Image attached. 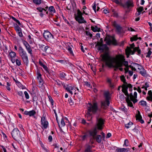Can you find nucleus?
I'll return each mask as SVG.
<instances>
[{
	"instance_id": "obj_31",
	"label": "nucleus",
	"mask_w": 152,
	"mask_h": 152,
	"mask_svg": "<svg viewBox=\"0 0 152 152\" xmlns=\"http://www.w3.org/2000/svg\"><path fill=\"white\" fill-rule=\"evenodd\" d=\"M26 50L28 51V53H29L31 55H32V50L30 46L29 45H28L26 46Z\"/></svg>"
},
{
	"instance_id": "obj_23",
	"label": "nucleus",
	"mask_w": 152,
	"mask_h": 152,
	"mask_svg": "<svg viewBox=\"0 0 152 152\" xmlns=\"http://www.w3.org/2000/svg\"><path fill=\"white\" fill-rule=\"evenodd\" d=\"M59 77L61 80L65 79V77L66 76V74L63 72L60 71L58 74Z\"/></svg>"
},
{
	"instance_id": "obj_48",
	"label": "nucleus",
	"mask_w": 152,
	"mask_h": 152,
	"mask_svg": "<svg viewBox=\"0 0 152 152\" xmlns=\"http://www.w3.org/2000/svg\"><path fill=\"white\" fill-rule=\"evenodd\" d=\"M103 40L102 38L100 39V42H98L96 45H100L101 44H103Z\"/></svg>"
},
{
	"instance_id": "obj_30",
	"label": "nucleus",
	"mask_w": 152,
	"mask_h": 152,
	"mask_svg": "<svg viewBox=\"0 0 152 152\" xmlns=\"http://www.w3.org/2000/svg\"><path fill=\"white\" fill-rule=\"evenodd\" d=\"M91 146L90 145H88L85 149V152H91Z\"/></svg>"
},
{
	"instance_id": "obj_56",
	"label": "nucleus",
	"mask_w": 152,
	"mask_h": 152,
	"mask_svg": "<svg viewBox=\"0 0 152 152\" xmlns=\"http://www.w3.org/2000/svg\"><path fill=\"white\" fill-rule=\"evenodd\" d=\"M136 99V98H133V99H131V100L134 103V104L137 102L138 101V100Z\"/></svg>"
},
{
	"instance_id": "obj_60",
	"label": "nucleus",
	"mask_w": 152,
	"mask_h": 152,
	"mask_svg": "<svg viewBox=\"0 0 152 152\" xmlns=\"http://www.w3.org/2000/svg\"><path fill=\"white\" fill-rule=\"evenodd\" d=\"M84 83H85V85L86 86L88 87H90V84L89 83H88V82H85Z\"/></svg>"
},
{
	"instance_id": "obj_5",
	"label": "nucleus",
	"mask_w": 152,
	"mask_h": 152,
	"mask_svg": "<svg viewBox=\"0 0 152 152\" xmlns=\"http://www.w3.org/2000/svg\"><path fill=\"white\" fill-rule=\"evenodd\" d=\"M104 41H106V43L109 45L111 44L117 45L118 44L116 40L113 36L108 35L105 37Z\"/></svg>"
},
{
	"instance_id": "obj_38",
	"label": "nucleus",
	"mask_w": 152,
	"mask_h": 152,
	"mask_svg": "<svg viewBox=\"0 0 152 152\" xmlns=\"http://www.w3.org/2000/svg\"><path fill=\"white\" fill-rule=\"evenodd\" d=\"M133 125V123L131 122H130L128 124H125V127L126 128L128 129Z\"/></svg>"
},
{
	"instance_id": "obj_43",
	"label": "nucleus",
	"mask_w": 152,
	"mask_h": 152,
	"mask_svg": "<svg viewBox=\"0 0 152 152\" xmlns=\"http://www.w3.org/2000/svg\"><path fill=\"white\" fill-rule=\"evenodd\" d=\"M121 110L123 111L126 114L127 113V109L125 107H123L121 108Z\"/></svg>"
},
{
	"instance_id": "obj_2",
	"label": "nucleus",
	"mask_w": 152,
	"mask_h": 152,
	"mask_svg": "<svg viewBox=\"0 0 152 152\" xmlns=\"http://www.w3.org/2000/svg\"><path fill=\"white\" fill-rule=\"evenodd\" d=\"M101 56L102 57V61L105 62L106 65L109 67L114 68L115 71H116L118 69L116 64H113L115 58H112L108 53L105 52L103 54H102Z\"/></svg>"
},
{
	"instance_id": "obj_19",
	"label": "nucleus",
	"mask_w": 152,
	"mask_h": 152,
	"mask_svg": "<svg viewBox=\"0 0 152 152\" xmlns=\"http://www.w3.org/2000/svg\"><path fill=\"white\" fill-rule=\"evenodd\" d=\"M36 113L35 111L33 110L29 111H25L24 112V113L25 115H29L30 116H33L35 115Z\"/></svg>"
},
{
	"instance_id": "obj_40",
	"label": "nucleus",
	"mask_w": 152,
	"mask_h": 152,
	"mask_svg": "<svg viewBox=\"0 0 152 152\" xmlns=\"http://www.w3.org/2000/svg\"><path fill=\"white\" fill-rule=\"evenodd\" d=\"M9 55L11 58H13L16 56V53L13 51H11V52H9Z\"/></svg>"
},
{
	"instance_id": "obj_52",
	"label": "nucleus",
	"mask_w": 152,
	"mask_h": 152,
	"mask_svg": "<svg viewBox=\"0 0 152 152\" xmlns=\"http://www.w3.org/2000/svg\"><path fill=\"white\" fill-rule=\"evenodd\" d=\"M24 94H25L26 98L27 99H28L29 98V96L27 92L26 91H25L24 92Z\"/></svg>"
},
{
	"instance_id": "obj_64",
	"label": "nucleus",
	"mask_w": 152,
	"mask_h": 152,
	"mask_svg": "<svg viewBox=\"0 0 152 152\" xmlns=\"http://www.w3.org/2000/svg\"><path fill=\"white\" fill-rule=\"evenodd\" d=\"M128 30L131 31H135V30L133 28H132L131 27L128 28Z\"/></svg>"
},
{
	"instance_id": "obj_21",
	"label": "nucleus",
	"mask_w": 152,
	"mask_h": 152,
	"mask_svg": "<svg viewBox=\"0 0 152 152\" xmlns=\"http://www.w3.org/2000/svg\"><path fill=\"white\" fill-rule=\"evenodd\" d=\"M93 139L95 140L98 143H100L102 141V137L100 135H97L93 138Z\"/></svg>"
},
{
	"instance_id": "obj_45",
	"label": "nucleus",
	"mask_w": 152,
	"mask_h": 152,
	"mask_svg": "<svg viewBox=\"0 0 152 152\" xmlns=\"http://www.w3.org/2000/svg\"><path fill=\"white\" fill-rule=\"evenodd\" d=\"M129 141L127 139H126L124 142V146H129Z\"/></svg>"
},
{
	"instance_id": "obj_34",
	"label": "nucleus",
	"mask_w": 152,
	"mask_h": 152,
	"mask_svg": "<svg viewBox=\"0 0 152 152\" xmlns=\"http://www.w3.org/2000/svg\"><path fill=\"white\" fill-rule=\"evenodd\" d=\"M15 29L17 32L19 31H20L21 30V28H20L17 24L14 27Z\"/></svg>"
},
{
	"instance_id": "obj_11",
	"label": "nucleus",
	"mask_w": 152,
	"mask_h": 152,
	"mask_svg": "<svg viewBox=\"0 0 152 152\" xmlns=\"http://www.w3.org/2000/svg\"><path fill=\"white\" fill-rule=\"evenodd\" d=\"M62 86L65 89L66 91L70 93L71 95L73 94V92H75L76 91L74 87L72 86H70L69 85L66 86L65 84H62Z\"/></svg>"
},
{
	"instance_id": "obj_12",
	"label": "nucleus",
	"mask_w": 152,
	"mask_h": 152,
	"mask_svg": "<svg viewBox=\"0 0 152 152\" xmlns=\"http://www.w3.org/2000/svg\"><path fill=\"white\" fill-rule=\"evenodd\" d=\"M97 127H94L87 131V133L88 134L90 137H92L93 138L96 135L97 133Z\"/></svg>"
},
{
	"instance_id": "obj_55",
	"label": "nucleus",
	"mask_w": 152,
	"mask_h": 152,
	"mask_svg": "<svg viewBox=\"0 0 152 152\" xmlns=\"http://www.w3.org/2000/svg\"><path fill=\"white\" fill-rule=\"evenodd\" d=\"M78 94H79L78 93H75L74 97H75V96H76L78 98L80 99V97Z\"/></svg>"
},
{
	"instance_id": "obj_16",
	"label": "nucleus",
	"mask_w": 152,
	"mask_h": 152,
	"mask_svg": "<svg viewBox=\"0 0 152 152\" xmlns=\"http://www.w3.org/2000/svg\"><path fill=\"white\" fill-rule=\"evenodd\" d=\"M111 23L112 26L116 28V31L119 33L121 32L122 28L117 23L116 21H113Z\"/></svg>"
},
{
	"instance_id": "obj_22",
	"label": "nucleus",
	"mask_w": 152,
	"mask_h": 152,
	"mask_svg": "<svg viewBox=\"0 0 152 152\" xmlns=\"http://www.w3.org/2000/svg\"><path fill=\"white\" fill-rule=\"evenodd\" d=\"M39 48L40 50L46 52L47 49L48 48V46H45L44 45H39Z\"/></svg>"
},
{
	"instance_id": "obj_51",
	"label": "nucleus",
	"mask_w": 152,
	"mask_h": 152,
	"mask_svg": "<svg viewBox=\"0 0 152 152\" xmlns=\"http://www.w3.org/2000/svg\"><path fill=\"white\" fill-rule=\"evenodd\" d=\"M69 103L70 105H72L74 104V102L73 100L71 98L70 99H69Z\"/></svg>"
},
{
	"instance_id": "obj_9",
	"label": "nucleus",
	"mask_w": 152,
	"mask_h": 152,
	"mask_svg": "<svg viewBox=\"0 0 152 152\" xmlns=\"http://www.w3.org/2000/svg\"><path fill=\"white\" fill-rule=\"evenodd\" d=\"M122 6L124 8L130 9L134 7V4L133 0H127Z\"/></svg>"
},
{
	"instance_id": "obj_1",
	"label": "nucleus",
	"mask_w": 152,
	"mask_h": 152,
	"mask_svg": "<svg viewBox=\"0 0 152 152\" xmlns=\"http://www.w3.org/2000/svg\"><path fill=\"white\" fill-rule=\"evenodd\" d=\"M87 109L86 116L88 121L92 119L93 114H95L98 111H100V110L99 108L97 103L95 101H93L92 103H88L87 105Z\"/></svg>"
},
{
	"instance_id": "obj_47",
	"label": "nucleus",
	"mask_w": 152,
	"mask_h": 152,
	"mask_svg": "<svg viewBox=\"0 0 152 152\" xmlns=\"http://www.w3.org/2000/svg\"><path fill=\"white\" fill-rule=\"evenodd\" d=\"M152 52L150 50H149L148 53H147V55L146 56V57L150 58V55L151 54Z\"/></svg>"
},
{
	"instance_id": "obj_39",
	"label": "nucleus",
	"mask_w": 152,
	"mask_h": 152,
	"mask_svg": "<svg viewBox=\"0 0 152 152\" xmlns=\"http://www.w3.org/2000/svg\"><path fill=\"white\" fill-rule=\"evenodd\" d=\"M135 51L137 52L138 55H140L141 54V50L140 49L139 47H135Z\"/></svg>"
},
{
	"instance_id": "obj_25",
	"label": "nucleus",
	"mask_w": 152,
	"mask_h": 152,
	"mask_svg": "<svg viewBox=\"0 0 152 152\" xmlns=\"http://www.w3.org/2000/svg\"><path fill=\"white\" fill-rule=\"evenodd\" d=\"M91 28L92 31L94 32H99L100 31V28H98L97 26H95V27L91 26Z\"/></svg>"
},
{
	"instance_id": "obj_46",
	"label": "nucleus",
	"mask_w": 152,
	"mask_h": 152,
	"mask_svg": "<svg viewBox=\"0 0 152 152\" xmlns=\"http://www.w3.org/2000/svg\"><path fill=\"white\" fill-rule=\"evenodd\" d=\"M41 65L43 67V68L46 70V71H48V68L47 66L43 64L42 63H40Z\"/></svg>"
},
{
	"instance_id": "obj_62",
	"label": "nucleus",
	"mask_w": 152,
	"mask_h": 152,
	"mask_svg": "<svg viewBox=\"0 0 152 152\" xmlns=\"http://www.w3.org/2000/svg\"><path fill=\"white\" fill-rule=\"evenodd\" d=\"M129 67L131 68L132 70H134V71H135L136 70V69L133 66L131 65H129Z\"/></svg>"
},
{
	"instance_id": "obj_44",
	"label": "nucleus",
	"mask_w": 152,
	"mask_h": 152,
	"mask_svg": "<svg viewBox=\"0 0 152 152\" xmlns=\"http://www.w3.org/2000/svg\"><path fill=\"white\" fill-rule=\"evenodd\" d=\"M33 1L34 3L36 4H39L41 3V0H33Z\"/></svg>"
},
{
	"instance_id": "obj_28",
	"label": "nucleus",
	"mask_w": 152,
	"mask_h": 152,
	"mask_svg": "<svg viewBox=\"0 0 152 152\" xmlns=\"http://www.w3.org/2000/svg\"><path fill=\"white\" fill-rule=\"evenodd\" d=\"M86 132H84L83 133L84 134L83 135H80V137L81 138L82 140V141H85L86 139L88 137V135L87 134Z\"/></svg>"
},
{
	"instance_id": "obj_27",
	"label": "nucleus",
	"mask_w": 152,
	"mask_h": 152,
	"mask_svg": "<svg viewBox=\"0 0 152 152\" xmlns=\"http://www.w3.org/2000/svg\"><path fill=\"white\" fill-rule=\"evenodd\" d=\"M117 60V61L116 62V64L118 68L122 67L123 65L122 61L120 60Z\"/></svg>"
},
{
	"instance_id": "obj_15",
	"label": "nucleus",
	"mask_w": 152,
	"mask_h": 152,
	"mask_svg": "<svg viewBox=\"0 0 152 152\" xmlns=\"http://www.w3.org/2000/svg\"><path fill=\"white\" fill-rule=\"evenodd\" d=\"M43 115L42 117L41 118V125L42 127V129H46L48 127V123L45 117Z\"/></svg>"
},
{
	"instance_id": "obj_29",
	"label": "nucleus",
	"mask_w": 152,
	"mask_h": 152,
	"mask_svg": "<svg viewBox=\"0 0 152 152\" xmlns=\"http://www.w3.org/2000/svg\"><path fill=\"white\" fill-rule=\"evenodd\" d=\"M121 81L124 83L123 84L127 85L128 83L126 81V80L124 75H122L120 77Z\"/></svg>"
},
{
	"instance_id": "obj_36",
	"label": "nucleus",
	"mask_w": 152,
	"mask_h": 152,
	"mask_svg": "<svg viewBox=\"0 0 152 152\" xmlns=\"http://www.w3.org/2000/svg\"><path fill=\"white\" fill-rule=\"evenodd\" d=\"M67 49L69 52V53L70 54L72 55V56H74V54L73 53L72 48L70 46H69L67 48Z\"/></svg>"
},
{
	"instance_id": "obj_7",
	"label": "nucleus",
	"mask_w": 152,
	"mask_h": 152,
	"mask_svg": "<svg viewBox=\"0 0 152 152\" xmlns=\"http://www.w3.org/2000/svg\"><path fill=\"white\" fill-rule=\"evenodd\" d=\"M96 118L97 121V128L99 130H102L105 122V119L102 118H99V115L96 116Z\"/></svg>"
},
{
	"instance_id": "obj_58",
	"label": "nucleus",
	"mask_w": 152,
	"mask_h": 152,
	"mask_svg": "<svg viewBox=\"0 0 152 152\" xmlns=\"http://www.w3.org/2000/svg\"><path fill=\"white\" fill-rule=\"evenodd\" d=\"M65 61L64 60H58V62H59L61 63V64H65Z\"/></svg>"
},
{
	"instance_id": "obj_57",
	"label": "nucleus",
	"mask_w": 152,
	"mask_h": 152,
	"mask_svg": "<svg viewBox=\"0 0 152 152\" xmlns=\"http://www.w3.org/2000/svg\"><path fill=\"white\" fill-rule=\"evenodd\" d=\"M113 15L114 17H118V14L116 12H115L113 10Z\"/></svg>"
},
{
	"instance_id": "obj_17",
	"label": "nucleus",
	"mask_w": 152,
	"mask_h": 152,
	"mask_svg": "<svg viewBox=\"0 0 152 152\" xmlns=\"http://www.w3.org/2000/svg\"><path fill=\"white\" fill-rule=\"evenodd\" d=\"M99 46L98 49L99 50H102V51L105 50L107 51L109 50V48L106 44H102L100 45H96V46Z\"/></svg>"
},
{
	"instance_id": "obj_42",
	"label": "nucleus",
	"mask_w": 152,
	"mask_h": 152,
	"mask_svg": "<svg viewBox=\"0 0 152 152\" xmlns=\"http://www.w3.org/2000/svg\"><path fill=\"white\" fill-rule=\"evenodd\" d=\"M116 152H125L124 148H118L116 149Z\"/></svg>"
},
{
	"instance_id": "obj_54",
	"label": "nucleus",
	"mask_w": 152,
	"mask_h": 152,
	"mask_svg": "<svg viewBox=\"0 0 152 152\" xmlns=\"http://www.w3.org/2000/svg\"><path fill=\"white\" fill-rule=\"evenodd\" d=\"M16 64L18 66H19L21 64V63L20 61L17 59L16 60Z\"/></svg>"
},
{
	"instance_id": "obj_13",
	"label": "nucleus",
	"mask_w": 152,
	"mask_h": 152,
	"mask_svg": "<svg viewBox=\"0 0 152 152\" xmlns=\"http://www.w3.org/2000/svg\"><path fill=\"white\" fill-rule=\"evenodd\" d=\"M117 59L118 60H120L122 61L123 65L125 67L128 66V62L127 61H125V56L119 54L116 56Z\"/></svg>"
},
{
	"instance_id": "obj_50",
	"label": "nucleus",
	"mask_w": 152,
	"mask_h": 152,
	"mask_svg": "<svg viewBox=\"0 0 152 152\" xmlns=\"http://www.w3.org/2000/svg\"><path fill=\"white\" fill-rule=\"evenodd\" d=\"M85 33L86 34V35L88 36H89L90 37H92V34L90 32L87 31H85Z\"/></svg>"
},
{
	"instance_id": "obj_26",
	"label": "nucleus",
	"mask_w": 152,
	"mask_h": 152,
	"mask_svg": "<svg viewBox=\"0 0 152 152\" xmlns=\"http://www.w3.org/2000/svg\"><path fill=\"white\" fill-rule=\"evenodd\" d=\"M58 126L60 128V129L61 130H62V129H61V127H62L63 126H64L65 125V123L63 119V118H62L61 119V125L59 124L58 122Z\"/></svg>"
},
{
	"instance_id": "obj_20",
	"label": "nucleus",
	"mask_w": 152,
	"mask_h": 152,
	"mask_svg": "<svg viewBox=\"0 0 152 152\" xmlns=\"http://www.w3.org/2000/svg\"><path fill=\"white\" fill-rule=\"evenodd\" d=\"M41 75L39 73L37 77V79L38 80L39 82V85L40 87H41L42 86V85L43 84V82L41 78Z\"/></svg>"
},
{
	"instance_id": "obj_18",
	"label": "nucleus",
	"mask_w": 152,
	"mask_h": 152,
	"mask_svg": "<svg viewBox=\"0 0 152 152\" xmlns=\"http://www.w3.org/2000/svg\"><path fill=\"white\" fill-rule=\"evenodd\" d=\"M136 120H138L141 124H143L144 121L142 119V117L140 115V113L139 111H137V113L136 116Z\"/></svg>"
},
{
	"instance_id": "obj_3",
	"label": "nucleus",
	"mask_w": 152,
	"mask_h": 152,
	"mask_svg": "<svg viewBox=\"0 0 152 152\" xmlns=\"http://www.w3.org/2000/svg\"><path fill=\"white\" fill-rule=\"evenodd\" d=\"M109 94L108 92H105L104 94L105 101L101 102V106L104 109H106L110 104V97Z\"/></svg>"
},
{
	"instance_id": "obj_24",
	"label": "nucleus",
	"mask_w": 152,
	"mask_h": 152,
	"mask_svg": "<svg viewBox=\"0 0 152 152\" xmlns=\"http://www.w3.org/2000/svg\"><path fill=\"white\" fill-rule=\"evenodd\" d=\"M126 101L129 106L134 107L132 103L130 100L129 98V96H127V98L126 99Z\"/></svg>"
},
{
	"instance_id": "obj_4",
	"label": "nucleus",
	"mask_w": 152,
	"mask_h": 152,
	"mask_svg": "<svg viewBox=\"0 0 152 152\" xmlns=\"http://www.w3.org/2000/svg\"><path fill=\"white\" fill-rule=\"evenodd\" d=\"M18 51L19 54L22 58L24 62L27 64L28 62V59L26 52L21 46L19 47Z\"/></svg>"
},
{
	"instance_id": "obj_61",
	"label": "nucleus",
	"mask_w": 152,
	"mask_h": 152,
	"mask_svg": "<svg viewBox=\"0 0 152 152\" xmlns=\"http://www.w3.org/2000/svg\"><path fill=\"white\" fill-rule=\"evenodd\" d=\"M129 66L126 67V68H125L124 69L125 73H126L127 72H129Z\"/></svg>"
},
{
	"instance_id": "obj_59",
	"label": "nucleus",
	"mask_w": 152,
	"mask_h": 152,
	"mask_svg": "<svg viewBox=\"0 0 152 152\" xmlns=\"http://www.w3.org/2000/svg\"><path fill=\"white\" fill-rule=\"evenodd\" d=\"M129 97H130V99L134 98V96L133 95L132 93H130L129 94Z\"/></svg>"
},
{
	"instance_id": "obj_33",
	"label": "nucleus",
	"mask_w": 152,
	"mask_h": 152,
	"mask_svg": "<svg viewBox=\"0 0 152 152\" xmlns=\"http://www.w3.org/2000/svg\"><path fill=\"white\" fill-rule=\"evenodd\" d=\"M134 65H137V66L138 67V69H139V70H142L143 69H144L142 66L137 63H134Z\"/></svg>"
},
{
	"instance_id": "obj_10",
	"label": "nucleus",
	"mask_w": 152,
	"mask_h": 152,
	"mask_svg": "<svg viewBox=\"0 0 152 152\" xmlns=\"http://www.w3.org/2000/svg\"><path fill=\"white\" fill-rule=\"evenodd\" d=\"M43 35L45 38L48 41L50 42H51L53 41L54 39L53 36L48 31H45Z\"/></svg>"
},
{
	"instance_id": "obj_8",
	"label": "nucleus",
	"mask_w": 152,
	"mask_h": 152,
	"mask_svg": "<svg viewBox=\"0 0 152 152\" xmlns=\"http://www.w3.org/2000/svg\"><path fill=\"white\" fill-rule=\"evenodd\" d=\"M122 91L125 95L126 96H129V94L128 92V89L129 88V90L130 91L132 92V86L130 83H128L126 85L123 84L122 86Z\"/></svg>"
},
{
	"instance_id": "obj_53",
	"label": "nucleus",
	"mask_w": 152,
	"mask_h": 152,
	"mask_svg": "<svg viewBox=\"0 0 152 152\" xmlns=\"http://www.w3.org/2000/svg\"><path fill=\"white\" fill-rule=\"evenodd\" d=\"M48 97L49 99V101L51 102L52 105H53V100L52 99V97L50 96H48Z\"/></svg>"
},
{
	"instance_id": "obj_35",
	"label": "nucleus",
	"mask_w": 152,
	"mask_h": 152,
	"mask_svg": "<svg viewBox=\"0 0 152 152\" xmlns=\"http://www.w3.org/2000/svg\"><path fill=\"white\" fill-rule=\"evenodd\" d=\"M138 39L137 35H135L133 37H131L130 38V41L131 42L133 41H136Z\"/></svg>"
},
{
	"instance_id": "obj_14",
	"label": "nucleus",
	"mask_w": 152,
	"mask_h": 152,
	"mask_svg": "<svg viewBox=\"0 0 152 152\" xmlns=\"http://www.w3.org/2000/svg\"><path fill=\"white\" fill-rule=\"evenodd\" d=\"M75 17L76 20L79 23H86V22L84 19V18L82 17V15H77L75 14Z\"/></svg>"
},
{
	"instance_id": "obj_6",
	"label": "nucleus",
	"mask_w": 152,
	"mask_h": 152,
	"mask_svg": "<svg viewBox=\"0 0 152 152\" xmlns=\"http://www.w3.org/2000/svg\"><path fill=\"white\" fill-rule=\"evenodd\" d=\"M11 134L12 137L15 140L20 142L23 140L24 138L22 139L20 136L19 131L17 128L13 129Z\"/></svg>"
},
{
	"instance_id": "obj_41",
	"label": "nucleus",
	"mask_w": 152,
	"mask_h": 152,
	"mask_svg": "<svg viewBox=\"0 0 152 152\" xmlns=\"http://www.w3.org/2000/svg\"><path fill=\"white\" fill-rule=\"evenodd\" d=\"M140 105L142 106H146L147 105V103L144 100H141L139 102Z\"/></svg>"
},
{
	"instance_id": "obj_63",
	"label": "nucleus",
	"mask_w": 152,
	"mask_h": 152,
	"mask_svg": "<svg viewBox=\"0 0 152 152\" xmlns=\"http://www.w3.org/2000/svg\"><path fill=\"white\" fill-rule=\"evenodd\" d=\"M148 94L150 96V97H152V92L151 90L148 91Z\"/></svg>"
},
{
	"instance_id": "obj_37",
	"label": "nucleus",
	"mask_w": 152,
	"mask_h": 152,
	"mask_svg": "<svg viewBox=\"0 0 152 152\" xmlns=\"http://www.w3.org/2000/svg\"><path fill=\"white\" fill-rule=\"evenodd\" d=\"M48 10H49L50 12L51 13H54L56 11L53 7L52 6L50 7L49 8Z\"/></svg>"
},
{
	"instance_id": "obj_49",
	"label": "nucleus",
	"mask_w": 152,
	"mask_h": 152,
	"mask_svg": "<svg viewBox=\"0 0 152 152\" xmlns=\"http://www.w3.org/2000/svg\"><path fill=\"white\" fill-rule=\"evenodd\" d=\"M137 12H141L143 10V7H140L139 8L137 9Z\"/></svg>"
},
{
	"instance_id": "obj_32",
	"label": "nucleus",
	"mask_w": 152,
	"mask_h": 152,
	"mask_svg": "<svg viewBox=\"0 0 152 152\" xmlns=\"http://www.w3.org/2000/svg\"><path fill=\"white\" fill-rule=\"evenodd\" d=\"M140 73L143 76H146V71L144 69L141 70L140 72Z\"/></svg>"
}]
</instances>
